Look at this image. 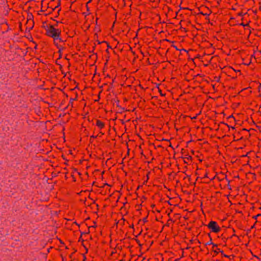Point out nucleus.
Returning a JSON list of instances; mask_svg holds the SVG:
<instances>
[{
  "label": "nucleus",
  "mask_w": 261,
  "mask_h": 261,
  "mask_svg": "<svg viewBox=\"0 0 261 261\" xmlns=\"http://www.w3.org/2000/svg\"><path fill=\"white\" fill-rule=\"evenodd\" d=\"M55 25L49 24V26H46L45 28V35L49 37L52 38L54 39V43H56V41L58 40L59 36H61V30L59 29L55 28Z\"/></svg>",
  "instance_id": "obj_1"
},
{
  "label": "nucleus",
  "mask_w": 261,
  "mask_h": 261,
  "mask_svg": "<svg viewBox=\"0 0 261 261\" xmlns=\"http://www.w3.org/2000/svg\"><path fill=\"white\" fill-rule=\"evenodd\" d=\"M206 226L212 232L214 233H218L221 230V228L217 222L214 221H211Z\"/></svg>",
  "instance_id": "obj_2"
},
{
  "label": "nucleus",
  "mask_w": 261,
  "mask_h": 261,
  "mask_svg": "<svg viewBox=\"0 0 261 261\" xmlns=\"http://www.w3.org/2000/svg\"><path fill=\"white\" fill-rule=\"evenodd\" d=\"M54 44L59 49L58 53H61L66 48L65 43H64V45H59L58 43L56 42L54 43Z\"/></svg>",
  "instance_id": "obj_3"
},
{
  "label": "nucleus",
  "mask_w": 261,
  "mask_h": 261,
  "mask_svg": "<svg viewBox=\"0 0 261 261\" xmlns=\"http://www.w3.org/2000/svg\"><path fill=\"white\" fill-rule=\"evenodd\" d=\"M95 124L100 129L104 128L105 126V123L99 119H96Z\"/></svg>",
  "instance_id": "obj_4"
},
{
  "label": "nucleus",
  "mask_w": 261,
  "mask_h": 261,
  "mask_svg": "<svg viewBox=\"0 0 261 261\" xmlns=\"http://www.w3.org/2000/svg\"><path fill=\"white\" fill-rule=\"evenodd\" d=\"M204 9L205 10L204 11L205 12L201 11L199 14L204 16H208L212 13V11L207 8H205Z\"/></svg>",
  "instance_id": "obj_5"
},
{
  "label": "nucleus",
  "mask_w": 261,
  "mask_h": 261,
  "mask_svg": "<svg viewBox=\"0 0 261 261\" xmlns=\"http://www.w3.org/2000/svg\"><path fill=\"white\" fill-rule=\"evenodd\" d=\"M74 100H76V98H72L71 97L70 98V101H69V104L64 109L65 110L67 109L68 107L70 106L71 107V109H72L73 108V101H74Z\"/></svg>",
  "instance_id": "obj_6"
},
{
  "label": "nucleus",
  "mask_w": 261,
  "mask_h": 261,
  "mask_svg": "<svg viewBox=\"0 0 261 261\" xmlns=\"http://www.w3.org/2000/svg\"><path fill=\"white\" fill-rule=\"evenodd\" d=\"M192 157L191 156H188L187 157L184 158V162L185 164H188L189 163V161L192 162Z\"/></svg>",
  "instance_id": "obj_7"
},
{
  "label": "nucleus",
  "mask_w": 261,
  "mask_h": 261,
  "mask_svg": "<svg viewBox=\"0 0 261 261\" xmlns=\"http://www.w3.org/2000/svg\"><path fill=\"white\" fill-rule=\"evenodd\" d=\"M208 237H210V241H208V242H207V243L205 244V245L213 244V242H212V238H211V234H210V233H209L208 234Z\"/></svg>",
  "instance_id": "obj_8"
},
{
  "label": "nucleus",
  "mask_w": 261,
  "mask_h": 261,
  "mask_svg": "<svg viewBox=\"0 0 261 261\" xmlns=\"http://www.w3.org/2000/svg\"><path fill=\"white\" fill-rule=\"evenodd\" d=\"M114 82V79H113L112 82H111L110 83V85H109V89H108L107 91H109L110 89L113 88V84Z\"/></svg>",
  "instance_id": "obj_9"
},
{
  "label": "nucleus",
  "mask_w": 261,
  "mask_h": 261,
  "mask_svg": "<svg viewBox=\"0 0 261 261\" xmlns=\"http://www.w3.org/2000/svg\"><path fill=\"white\" fill-rule=\"evenodd\" d=\"M219 250H221L220 248H217L216 249H215V250H213V251H214V253H215V255H217V254H218V253H219V252H220L219 251Z\"/></svg>",
  "instance_id": "obj_10"
},
{
  "label": "nucleus",
  "mask_w": 261,
  "mask_h": 261,
  "mask_svg": "<svg viewBox=\"0 0 261 261\" xmlns=\"http://www.w3.org/2000/svg\"><path fill=\"white\" fill-rule=\"evenodd\" d=\"M219 251L220 252V253H221V255L222 256H224V257H227V258H229V256L225 254L224 253V251L223 250H219Z\"/></svg>",
  "instance_id": "obj_11"
},
{
  "label": "nucleus",
  "mask_w": 261,
  "mask_h": 261,
  "mask_svg": "<svg viewBox=\"0 0 261 261\" xmlns=\"http://www.w3.org/2000/svg\"><path fill=\"white\" fill-rule=\"evenodd\" d=\"M58 40L60 42H63V43H65L66 40H64L61 37V36H59V38L58 39Z\"/></svg>",
  "instance_id": "obj_12"
},
{
  "label": "nucleus",
  "mask_w": 261,
  "mask_h": 261,
  "mask_svg": "<svg viewBox=\"0 0 261 261\" xmlns=\"http://www.w3.org/2000/svg\"><path fill=\"white\" fill-rule=\"evenodd\" d=\"M97 137V135L96 136H94V135H92L90 137V143H92L93 142V140H92V139H95Z\"/></svg>",
  "instance_id": "obj_13"
},
{
  "label": "nucleus",
  "mask_w": 261,
  "mask_h": 261,
  "mask_svg": "<svg viewBox=\"0 0 261 261\" xmlns=\"http://www.w3.org/2000/svg\"><path fill=\"white\" fill-rule=\"evenodd\" d=\"M261 216V214H258L255 216H254L252 217V218L255 219V220H257V218Z\"/></svg>",
  "instance_id": "obj_14"
},
{
  "label": "nucleus",
  "mask_w": 261,
  "mask_h": 261,
  "mask_svg": "<svg viewBox=\"0 0 261 261\" xmlns=\"http://www.w3.org/2000/svg\"><path fill=\"white\" fill-rule=\"evenodd\" d=\"M105 134L104 133H102V132H100L99 134L97 135V137H101L102 136H103Z\"/></svg>",
  "instance_id": "obj_15"
},
{
  "label": "nucleus",
  "mask_w": 261,
  "mask_h": 261,
  "mask_svg": "<svg viewBox=\"0 0 261 261\" xmlns=\"http://www.w3.org/2000/svg\"><path fill=\"white\" fill-rule=\"evenodd\" d=\"M240 25L244 26V27H249V23H248L247 24H244V23L242 22L240 24Z\"/></svg>",
  "instance_id": "obj_16"
},
{
  "label": "nucleus",
  "mask_w": 261,
  "mask_h": 261,
  "mask_svg": "<svg viewBox=\"0 0 261 261\" xmlns=\"http://www.w3.org/2000/svg\"><path fill=\"white\" fill-rule=\"evenodd\" d=\"M119 100H117V101L116 102V106L117 107H119L122 110H124V108H121L119 106Z\"/></svg>",
  "instance_id": "obj_17"
},
{
  "label": "nucleus",
  "mask_w": 261,
  "mask_h": 261,
  "mask_svg": "<svg viewBox=\"0 0 261 261\" xmlns=\"http://www.w3.org/2000/svg\"><path fill=\"white\" fill-rule=\"evenodd\" d=\"M143 221L144 222V223H146L148 221H147V216L143 219Z\"/></svg>",
  "instance_id": "obj_18"
},
{
  "label": "nucleus",
  "mask_w": 261,
  "mask_h": 261,
  "mask_svg": "<svg viewBox=\"0 0 261 261\" xmlns=\"http://www.w3.org/2000/svg\"><path fill=\"white\" fill-rule=\"evenodd\" d=\"M60 5H61V1H60V0H59V1H58V5H57V6L55 7V8H57L59 7Z\"/></svg>",
  "instance_id": "obj_19"
},
{
  "label": "nucleus",
  "mask_w": 261,
  "mask_h": 261,
  "mask_svg": "<svg viewBox=\"0 0 261 261\" xmlns=\"http://www.w3.org/2000/svg\"><path fill=\"white\" fill-rule=\"evenodd\" d=\"M207 172H206L205 174H204V176L202 177V178L204 179L205 178H208V176H207Z\"/></svg>",
  "instance_id": "obj_20"
},
{
  "label": "nucleus",
  "mask_w": 261,
  "mask_h": 261,
  "mask_svg": "<svg viewBox=\"0 0 261 261\" xmlns=\"http://www.w3.org/2000/svg\"><path fill=\"white\" fill-rule=\"evenodd\" d=\"M213 245L212 249L213 250H214V247H217V245L213 243V244H212Z\"/></svg>",
  "instance_id": "obj_21"
},
{
  "label": "nucleus",
  "mask_w": 261,
  "mask_h": 261,
  "mask_svg": "<svg viewBox=\"0 0 261 261\" xmlns=\"http://www.w3.org/2000/svg\"><path fill=\"white\" fill-rule=\"evenodd\" d=\"M19 124H20L21 127H22L23 126V125H24V122H23V121H22L21 122H20Z\"/></svg>",
  "instance_id": "obj_22"
},
{
  "label": "nucleus",
  "mask_w": 261,
  "mask_h": 261,
  "mask_svg": "<svg viewBox=\"0 0 261 261\" xmlns=\"http://www.w3.org/2000/svg\"><path fill=\"white\" fill-rule=\"evenodd\" d=\"M19 27L20 30L21 31V30H21L22 23H21V22H20L19 23Z\"/></svg>",
  "instance_id": "obj_23"
},
{
  "label": "nucleus",
  "mask_w": 261,
  "mask_h": 261,
  "mask_svg": "<svg viewBox=\"0 0 261 261\" xmlns=\"http://www.w3.org/2000/svg\"><path fill=\"white\" fill-rule=\"evenodd\" d=\"M59 54V59H61L62 58V51L61 52V53H58Z\"/></svg>",
  "instance_id": "obj_24"
},
{
  "label": "nucleus",
  "mask_w": 261,
  "mask_h": 261,
  "mask_svg": "<svg viewBox=\"0 0 261 261\" xmlns=\"http://www.w3.org/2000/svg\"><path fill=\"white\" fill-rule=\"evenodd\" d=\"M130 50H131L132 53H133V55H135V52L133 50V49L131 47H130Z\"/></svg>",
  "instance_id": "obj_25"
},
{
  "label": "nucleus",
  "mask_w": 261,
  "mask_h": 261,
  "mask_svg": "<svg viewBox=\"0 0 261 261\" xmlns=\"http://www.w3.org/2000/svg\"><path fill=\"white\" fill-rule=\"evenodd\" d=\"M136 242L137 243V244L139 245V246H141V244H140V242L139 240H136Z\"/></svg>",
  "instance_id": "obj_26"
},
{
  "label": "nucleus",
  "mask_w": 261,
  "mask_h": 261,
  "mask_svg": "<svg viewBox=\"0 0 261 261\" xmlns=\"http://www.w3.org/2000/svg\"><path fill=\"white\" fill-rule=\"evenodd\" d=\"M159 92H160V94H161V96H165V94H163L162 93V92L161 90H159Z\"/></svg>",
  "instance_id": "obj_27"
},
{
  "label": "nucleus",
  "mask_w": 261,
  "mask_h": 261,
  "mask_svg": "<svg viewBox=\"0 0 261 261\" xmlns=\"http://www.w3.org/2000/svg\"><path fill=\"white\" fill-rule=\"evenodd\" d=\"M74 94H75V97L76 98V99L77 98V96H78V94H77V92H74Z\"/></svg>",
  "instance_id": "obj_28"
},
{
  "label": "nucleus",
  "mask_w": 261,
  "mask_h": 261,
  "mask_svg": "<svg viewBox=\"0 0 261 261\" xmlns=\"http://www.w3.org/2000/svg\"><path fill=\"white\" fill-rule=\"evenodd\" d=\"M257 222V221L256 220V221H255V223L254 224V225H252V226L251 227V229H252V228H253L254 227L255 224V223H256Z\"/></svg>",
  "instance_id": "obj_29"
},
{
  "label": "nucleus",
  "mask_w": 261,
  "mask_h": 261,
  "mask_svg": "<svg viewBox=\"0 0 261 261\" xmlns=\"http://www.w3.org/2000/svg\"><path fill=\"white\" fill-rule=\"evenodd\" d=\"M34 21H33V25H32L31 27H30V28H29V31H30V30H32V29H33V27H34Z\"/></svg>",
  "instance_id": "obj_30"
},
{
  "label": "nucleus",
  "mask_w": 261,
  "mask_h": 261,
  "mask_svg": "<svg viewBox=\"0 0 261 261\" xmlns=\"http://www.w3.org/2000/svg\"><path fill=\"white\" fill-rule=\"evenodd\" d=\"M103 42H106V43H107L108 47V48H111V47L110 46V45H109V44L107 42H106V41H104Z\"/></svg>",
  "instance_id": "obj_31"
},
{
  "label": "nucleus",
  "mask_w": 261,
  "mask_h": 261,
  "mask_svg": "<svg viewBox=\"0 0 261 261\" xmlns=\"http://www.w3.org/2000/svg\"><path fill=\"white\" fill-rule=\"evenodd\" d=\"M77 87V86H76L75 88L71 89V91L72 92H74V91L75 89Z\"/></svg>",
  "instance_id": "obj_32"
},
{
  "label": "nucleus",
  "mask_w": 261,
  "mask_h": 261,
  "mask_svg": "<svg viewBox=\"0 0 261 261\" xmlns=\"http://www.w3.org/2000/svg\"><path fill=\"white\" fill-rule=\"evenodd\" d=\"M72 255H73V253H71L70 255H69V258H71L72 259Z\"/></svg>",
  "instance_id": "obj_33"
},
{
  "label": "nucleus",
  "mask_w": 261,
  "mask_h": 261,
  "mask_svg": "<svg viewBox=\"0 0 261 261\" xmlns=\"http://www.w3.org/2000/svg\"><path fill=\"white\" fill-rule=\"evenodd\" d=\"M233 237H238V236H237L236 234H232V235L231 236L230 238H232Z\"/></svg>",
  "instance_id": "obj_34"
},
{
  "label": "nucleus",
  "mask_w": 261,
  "mask_h": 261,
  "mask_svg": "<svg viewBox=\"0 0 261 261\" xmlns=\"http://www.w3.org/2000/svg\"><path fill=\"white\" fill-rule=\"evenodd\" d=\"M86 259V257L85 255H84V259H83V261H85Z\"/></svg>",
  "instance_id": "obj_35"
},
{
  "label": "nucleus",
  "mask_w": 261,
  "mask_h": 261,
  "mask_svg": "<svg viewBox=\"0 0 261 261\" xmlns=\"http://www.w3.org/2000/svg\"><path fill=\"white\" fill-rule=\"evenodd\" d=\"M182 9H185V10H191V9H190L189 8H183Z\"/></svg>",
  "instance_id": "obj_36"
},
{
  "label": "nucleus",
  "mask_w": 261,
  "mask_h": 261,
  "mask_svg": "<svg viewBox=\"0 0 261 261\" xmlns=\"http://www.w3.org/2000/svg\"><path fill=\"white\" fill-rule=\"evenodd\" d=\"M28 17H29V18H30V19H31V18H33V15H32V14H31V16L28 15Z\"/></svg>",
  "instance_id": "obj_37"
},
{
  "label": "nucleus",
  "mask_w": 261,
  "mask_h": 261,
  "mask_svg": "<svg viewBox=\"0 0 261 261\" xmlns=\"http://www.w3.org/2000/svg\"><path fill=\"white\" fill-rule=\"evenodd\" d=\"M181 51H185V52H187V51L185 49H182L181 50H180Z\"/></svg>",
  "instance_id": "obj_38"
},
{
  "label": "nucleus",
  "mask_w": 261,
  "mask_h": 261,
  "mask_svg": "<svg viewBox=\"0 0 261 261\" xmlns=\"http://www.w3.org/2000/svg\"><path fill=\"white\" fill-rule=\"evenodd\" d=\"M129 227H130V228H134V224H132V225H130V226H129Z\"/></svg>",
  "instance_id": "obj_39"
},
{
  "label": "nucleus",
  "mask_w": 261,
  "mask_h": 261,
  "mask_svg": "<svg viewBox=\"0 0 261 261\" xmlns=\"http://www.w3.org/2000/svg\"><path fill=\"white\" fill-rule=\"evenodd\" d=\"M239 15H240V16H243V13H240L239 14Z\"/></svg>",
  "instance_id": "obj_40"
},
{
  "label": "nucleus",
  "mask_w": 261,
  "mask_h": 261,
  "mask_svg": "<svg viewBox=\"0 0 261 261\" xmlns=\"http://www.w3.org/2000/svg\"><path fill=\"white\" fill-rule=\"evenodd\" d=\"M206 19L208 20H210V19L208 18V16H206V17L205 18Z\"/></svg>",
  "instance_id": "obj_41"
},
{
  "label": "nucleus",
  "mask_w": 261,
  "mask_h": 261,
  "mask_svg": "<svg viewBox=\"0 0 261 261\" xmlns=\"http://www.w3.org/2000/svg\"><path fill=\"white\" fill-rule=\"evenodd\" d=\"M60 242L61 244H64L63 242L60 239Z\"/></svg>",
  "instance_id": "obj_42"
},
{
  "label": "nucleus",
  "mask_w": 261,
  "mask_h": 261,
  "mask_svg": "<svg viewBox=\"0 0 261 261\" xmlns=\"http://www.w3.org/2000/svg\"><path fill=\"white\" fill-rule=\"evenodd\" d=\"M174 47L175 48V49L176 50H179L176 46H174Z\"/></svg>",
  "instance_id": "obj_43"
},
{
  "label": "nucleus",
  "mask_w": 261,
  "mask_h": 261,
  "mask_svg": "<svg viewBox=\"0 0 261 261\" xmlns=\"http://www.w3.org/2000/svg\"><path fill=\"white\" fill-rule=\"evenodd\" d=\"M243 130H246V131H247V132H248V131H249L248 130H247V129H245V128H243Z\"/></svg>",
  "instance_id": "obj_44"
},
{
  "label": "nucleus",
  "mask_w": 261,
  "mask_h": 261,
  "mask_svg": "<svg viewBox=\"0 0 261 261\" xmlns=\"http://www.w3.org/2000/svg\"><path fill=\"white\" fill-rule=\"evenodd\" d=\"M97 20H98V18H96V24H97Z\"/></svg>",
  "instance_id": "obj_45"
},
{
  "label": "nucleus",
  "mask_w": 261,
  "mask_h": 261,
  "mask_svg": "<svg viewBox=\"0 0 261 261\" xmlns=\"http://www.w3.org/2000/svg\"><path fill=\"white\" fill-rule=\"evenodd\" d=\"M87 4H88L87 3ZM87 10H88V11H89V8H88V6H87Z\"/></svg>",
  "instance_id": "obj_46"
},
{
  "label": "nucleus",
  "mask_w": 261,
  "mask_h": 261,
  "mask_svg": "<svg viewBox=\"0 0 261 261\" xmlns=\"http://www.w3.org/2000/svg\"><path fill=\"white\" fill-rule=\"evenodd\" d=\"M197 242L199 243V244H200L201 242L199 241V240H197Z\"/></svg>",
  "instance_id": "obj_47"
},
{
  "label": "nucleus",
  "mask_w": 261,
  "mask_h": 261,
  "mask_svg": "<svg viewBox=\"0 0 261 261\" xmlns=\"http://www.w3.org/2000/svg\"><path fill=\"white\" fill-rule=\"evenodd\" d=\"M92 1V0H89V2L87 3V4L90 3Z\"/></svg>",
  "instance_id": "obj_48"
},
{
  "label": "nucleus",
  "mask_w": 261,
  "mask_h": 261,
  "mask_svg": "<svg viewBox=\"0 0 261 261\" xmlns=\"http://www.w3.org/2000/svg\"><path fill=\"white\" fill-rule=\"evenodd\" d=\"M37 45L36 44V45H35V47H34V48H37Z\"/></svg>",
  "instance_id": "obj_49"
},
{
  "label": "nucleus",
  "mask_w": 261,
  "mask_h": 261,
  "mask_svg": "<svg viewBox=\"0 0 261 261\" xmlns=\"http://www.w3.org/2000/svg\"><path fill=\"white\" fill-rule=\"evenodd\" d=\"M149 172H148V174H149ZM147 179H148V178H149L148 174H147Z\"/></svg>",
  "instance_id": "obj_50"
},
{
  "label": "nucleus",
  "mask_w": 261,
  "mask_h": 261,
  "mask_svg": "<svg viewBox=\"0 0 261 261\" xmlns=\"http://www.w3.org/2000/svg\"><path fill=\"white\" fill-rule=\"evenodd\" d=\"M193 240H190V242H191V243H193Z\"/></svg>",
  "instance_id": "obj_51"
},
{
  "label": "nucleus",
  "mask_w": 261,
  "mask_h": 261,
  "mask_svg": "<svg viewBox=\"0 0 261 261\" xmlns=\"http://www.w3.org/2000/svg\"><path fill=\"white\" fill-rule=\"evenodd\" d=\"M129 149H128V151H127V154H129Z\"/></svg>",
  "instance_id": "obj_52"
},
{
  "label": "nucleus",
  "mask_w": 261,
  "mask_h": 261,
  "mask_svg": "<svg viewBox=\"0 0 261 261\" xmlns=\"http://www.w3.org/2000/svg\"><path fill=\"white\" fill-rule=\"evenodd\" d=\"M59 65L60 66V68H61L62 67V66L61 64H59Z\"/></svg>",
  "instance_id": "obj_53"
},
{
  "label": "nucleus",
  "mask_w": 261,
  "mask_h": 261,
  "mask_svg": "<svg viewBox=\"0 0 261 261\" xmlns=\"http://www.w3.org/2000/svg\"><path fill=\"white\" fill-rule=\"evenodd\" d=\"M151 206H152V207H154V206H155V205H154V204H152V205H151Z\"/></svg>",
  "instance_id": "obj_54"
},
{
  "label": "nucleus",
  "mask_w": 261,
  "mask_h": 261,
  "mask_svg": "<svg viewBox=\"0 0 261 261\" xmlns=\"http://www.w3.org/2000/svg\"><path fill=\"white\" fill-rule=\"evenodd\" d=\"M232 230H233V232H235L236 231H235L234 229H232Z\"/></svg>",
  "instance_id": "obj_55"
},
{
  "label": "nucleus",
  "mask_w": 261,
  "mask_h": 261,
  "mask_svg": "<svg viewBox=\"0 0 261 261\" xmlns=\"http://www.w3.org/2000/svg\"><path fill=\"white\" fill-rule=\"evenodd\" d=\"M215 178V177H213V178H211V179H211V180H212V179H214V178Z\"/></svg>",
  "instance_id": "obj_56"
},
{
  "label": "nucleus",
  "mask_w": 261,
  "mask_h": 261,
  "mask_svg": "<svg viewBox=\"0 0 261 261\" xmlns=\"http://www.w3.org/2000/svg\"><path fill=\"white\" fill-rule=\"evenodd\" d=\"M217 178L219 180H221V179H220V178H219V177H217Z\"/></svg>",
  "instance_id": "obj_57"
},
{
  "label": "nucleus",
  "mask_w": 261,
  "mask_h": 261,
  "mask_svg": "<svg viewBox=\"0 0 261 261\" xmlns=\"http://www.w3.org/2000/svg\"><path fill=\"white\" fill-rule=\"evenodd\" d=\"M107 77L110 78V76L109 75H107Z\"/></svg>",
  "instance_id": "obj_58"
},
{
  "label": "nucleus",
  "mask_w": 261,
  "mask_h": 261,
  "mask_svg": "<svg viewBox=\"0 0 261 261\" xmlns=\"http://www.w3.org/2000/svg\"><path fill=\"white\" fill-rule=\"evenodd\" d=\"M106 51H107V52H109L108 49H107L106 50Z\"/></svg>",
  "instance_id": "obj_59"
},
{
  "label": "nucleus",
  "mask_w": 261,
  "mask_h": 261,
  "mask_svg": "<svg viewBox=\"0 0 261 261\" xmlns=\"http://www.w3.org/2000/svg\"><path fill=\"white\" fill-rule=\"evenodd\" d=\"M95 29H98V28H96V27H95Z\"/></svg>",
  "instance_id": "obj_60"
},
{
  "label": "nucleus",
  "mask_w": 261,
  "mask_h": 261,
  "mask_svg": "<svg viewBox=\"0 0 261 261\" xmlns=\"http://www.w3.org/2000/svg\"><path fill=\"white\" fill-rule=\"evenodd\" d=\"M95 29H98V28H96V27H95Z\"/></svg>",
  "instance_id": "obj_61"
},
{
  "label": "nucleus",
  "mask_w": 261,
  "mask_h": 261,
  "mask_svg": "<svg viewBox=\"0 0 261 261\" xmlns=\"http://www.w3.org/2000/svg\"><path fill=\"white\" fill-rule=\"evenodd\" d=\"M229 117H230H230H233V116H232V115H231V116H230Z\"/></svg>",
  "instance_id": "obj_62"
},
{
  "label": "nucleus",
  "mask_w": 261,
  "mask_h": 261,
  "mask_svg": "<svg viewBox=\"0 0 261 261\" xmlns=\"http://www.w3.org/2000/svg\"><path fill=\"white\" fill-rule=\"evenodd\" d=\"M62 261H65V260H64L63 258H62Z\"/></svg>",
  "instance_id": "obj_63"
},
{
  "label": "nucleus",
  "mask_w": 261,
  "mask_h": 261,
  "mask_svg": "<svg viewBox=\"0 0 261 261\" xmlns=\"http://www.w3.org/2000/svg\"><path fill=\"white\" fill-rule=\"evenodd\" d=\"M204 182L208 183V181H204Z\"/></svg>",
  "instance_id": "obj_64"
}]
</instances>
